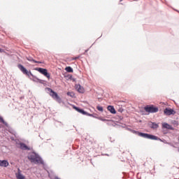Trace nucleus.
Listing matches in <instances>:
<instances>
[{"label": "nucleus", "mask_w": 179, "mask_h": 179, "mask_svg": "<svg viewBox=\"0 0 179 179\" xmlns=\"http://www.w3.org/2000/svg\"><path fill=\"white\" fill-rule=\"evenodd\" d=\"M27 159L31 162V163H34V164H43L44 163L41 157L36 152H30L28 155Z\"/></svg>", "instance_id": "nucleus-1"}, {"label": "nucleus", "mask_w": 179, "mask_h": 179, "mask_svg": "<svg viewBox=\"0 0 179 179\" xmlns=\"http://www.w3.org/2000/svg\"><path fill=\"white\" fill-rule=\"evenodd\" d=\"M48 92H50V96L54 99V100H56L57 103H62V99L57 92H55L54 90H52L51 88H47Z\"/></svg>", "instance_id": "nucleus-2"}, {"label": "nucleus", "mask_w": 179, "mask_h": 179, "mask_svg": "<svg viewBox=\"0 0 179 179\" xmlns=\"http://www.w3.org/2000/svg\"><path fill=\"white\" fill-rule=\"evenodd\" d=\"M137 134L138 135V136H141L142 138H145V139H151L152 141H157L158 139L157 136L146 133L138 132Z\"/></svg>", "instance_id": "nucleus-3"}, {"label": "nucleus", "mask_w": 179, "mask_h": 179, "mask_svg": "<svg viewBox=\"0 0 179 179\" xmlns=\"http://www.w3.org/2000/svg\"><path fill=\"white\" fill-rule=\"evenodd\" d=\"M144 110L146 113H157L159 111V108L153 106H146Z\"/></svg>", "instance_id": "nucleus-4"}, {"label": "nucleus", "mask_w": 179, "mask_h": 179, "mask_svg": "<svg viewBox=\"0 0 179 179\" xmlns=\"http://www.w3.org/2000/svg\"><path fill=\"white\" fill-rule=\"evenodd\" d=\"M37 71L40 72V73H41L42 75H44L45 78H48V79H50V78H51V75L50 74V73H48L47 69L38 68L37 69Z\"/></svg>", "instance_id": "nucleus-5"}, {"label": "nucleus", "mask_w": 179, "mask_h": 179, "mask_svg": "<svg viewBox=\"0 0 179 179\" xmlns=\"http://www.w3.org/2000/svg\"><path fill=\"white\" fill-rule=\"evenodd\" d=\"M17 68L21 71V72H22V73H24V75H27V76H30V75H31V72L27 71L23 65L18 64Z\"/></svg>", "instance_id": "nucleus-6"}, {"label": "nucleus", "mask_w": 179, "mask_h": 179, "mask_svg": "<svg viewBox=\"0 0 179 179\" xmlns=\"http://www.w3.org/2000/svg\"><path fill=\"white\" fill-rule=\"evenodd\" d=\"M164 113L165 114V115H174V114H176V112L174 110L170 108H166L164 110Z\"/></svg>", "instance_id": "nucleus-7"}, {"label": "nucleus", "mask_w": 179, "mask_h": 179, "mask_svg": "<svg viewBox=\"0 0 179 179\" xmlns=\"http://www.w3.org/2000/svg\"><path fill=\"white\" fill-rule=\"evenodd\" d=\"M15 176L17 179H26V177L22 174V171H20V169H17V172L15 173Z\"/></svg>", "instance_id": "nucleus-8"}, {"label": "nucleus", "mask_w": 179, "mask_h": 179, "mask_svg": "<svg viewBox=\"0 0 179 179\" xmlns=\"http://www.w3.org/2000/svg\"><path fill=\"white\" fill-rule=\"evenodd\" d=\"M75 88L77 90L78 93H85V88L80 85H76Z\"/></svg>", "instance_id": "nucleus-9"}, {"label": "nucleus", "mask_w": 179, "mask_h": 179, "mask_svg": "<svg viewBox=\"0 0 179 179\" xmlns=\"http://www.w3.org/2000/svg\"><path fill=\"white\" fill-rule=\"evenodd\" d=\"M9 166V162L6 160H0V166L1 167H8Z\"/></svg>", "instance_id": "nucleus-10"}, {"label": "nucleus", "mask_w": 179, "mask_h": 179, "mask_svg": "<svg viewBox=\"0 0 179 179\" xmlns=\"http://www.w3.org/2000/svg\"><path fill=\"white\" fill-rule=\"evenodd\" d=\"M20 148L22 150H30V148H29L27 145H26V144L23 143H20Z\"/></svg>", "instance_id": "nucleus-11"}, {"label": "nucleus", "mask_w": 179, "mask_h": 179, "mask_svg": "<svg viewBox=\"0 0 179 179\" xmlns=\"http://www.w3.org/2000/svg\"><path fill=\"white\" fill-rule=\"evenodd\" d=\"M73 109L76 110V111H78V113H80V114H83V115H86L87 114V113H86L85 110H83V109H80L76 106H74Z\"/></svg>", "instance_id": "nucleus-12"}, {"label": "nucleus", "mask_w": 179, "mask_h": 179, "mask_svg": "<svg viewBox=\"0 0 179 179\" xmlns=\"http://www.w3.org/2000/svg\"><path fill=\"white\" fill-rule=\"evenodd\" d=\"M108 110L110 111L111 114H117V111H115V108H114V106H108Z\"/></svg>", "instance_id": "nucleus-13"}, {"label": "nucleus", "mask_w": 179, "mask_h": 179, "mask_svg": "<svg viewBox=\"0 0 179 179\" xmlns=\"http://www.w3.org/2000/svg\"><path fill=\"white\" fill-rule=\"evenodd\" d=\"M162 127L165 128L166 129H171V130L174 129L173 128V127H171V125H170V124H169L167 123H163L162 124Z\"/></svg>", "instance_id": "nucleus-14"}, {"label": "nucleus", "mask_w": 179, "mask_h": 179, "mask_svg": "<svg viewBox=\"0 0 179 179\" xmlns=\"http://www.w3.org/2000/svg\"><path fill=\"white\" fill-rule=\"evenodd\" d=\"M27 60L30 61L31 62H34V64H43L42 62H38V61H36L35 59H31V58H30V59L27 58Z\"/></svg>", "instance_id": "nucleus-15"}, {"label": "nucleus", "mask_w": 179, "mask_h": 179, "mask_svg": "<svg viewBox=\"0 0 179 179\" xmlns=\"http://www.w3.org/2000/svg\"><path fill=\"white\" fill-rule=\"evenodd\" d=\"M65 71H66V72H69L70 73H72V72H73V69H72V67L71 66H67L66 67Z\"/></svg>", "instance_id": "nucleus-16"}, {"label": "nucleus", "mask_w": 179, "mask_h": 179, "mask_svg": "<svg viewBox=\"0 0 179 179\" xmlns=\"http://www.w3.org/2000/svg\"><path fill=\"white\" fill-rule=\"evenodd\" d=\"M150 127L152 128L153 129H157V128H159V124L156 123H151Z\"/></svg>", "instance_id": "nucleus-17"}, {"label": "nucleus", "mask_w": 179, "mask_h": 179, "mask_svg": "<svg viewBox=\"0 0 179 179\" xmlns=\"http://www.w3.org/2000/svg\"><path fill=\"white\" fill-rule=\"evenodd\" d=\"M67 96H69L70 97H75V93L73 92H67Z\"/></svg>", "instance_id": "nucleus-18"}, {"label": "nucleus", "mask_w": 179, "mask_h": 179, "mask_svg": "<svg viewBox=\"0 0 179 179\" xmlns=\"http://www.w3.org/2000/svg\"><path fill=\"white\" fill-rule=\"evenodd\" d=\"M96 109L98 110V111H101V112H103V106H98L96 107Z\"/></svg>", "instance_id": "nucleus-19"}, {"label": "nucleus", "mask_w": 179, "mask_h": 179, "mask_svg": "<svg viewBox=\"0 0 179 179\" xmlns=\"http://www.w3.org/2000/svg\"><path fill=\"white\" fill-rule=\"evenodd\" d=\"M80 58V56H78L76 57H72L71 61H76V59H79Z\"/></svg>", "instance_id": "nucleus-20"}, {"label": "nucleus", "mask_w": 179, "mask_h": 179, "mask_svg": "<svg viewBox=\"0 0 179 179\" xmlns=\"http://www.w3.org/2000/svg\"><path fill=\"white\" fill-rule=\"evenodd\" d=\"M0 122H2L3 124H5V120H3V118L0 117Z\"/></svg>", "instance_id": "nucleus-21"}, {"label": "nucleus", "mask_w": 179, "mask_h": 179, "mask_svg": "<svg viewBox=\"0 0 179 179\" xmlns=\"http://www.w3.org/2000/svg\"><path fill=\"white\" fill-rule=\"evenodd\" d=\"M0 52H5V50H3V49L0 48Z\"/></svg>", "instance_id": "nucleus-22"}, {"label": "nucleus", "mask_w": 179, "mask_h": 179, "mask_svg": "<svg viewBox=\"0 0 179 179\" xmlns=\"http://www.w3.org/2000/svg\"><path fill=\"white\" fill-rule=\"evenodd\" d=\"M178 152H179V148H178Z\"/></svg>", "instance_id": "nucleus-23"}, {"label": "nucleus", "mask_w": 179, "mask_h": 179, "mask_svg": "<svg viewBox=\"0 0 179 179\" xmlns=\"http://www.w3.org/2000/svg\"><path fill=\"white\" fill-rule=\"evenodd\" d=\"M120 1H122V0H120Z\"/></svg>", "instance_id": "nucleus-24"}]
</instances>
